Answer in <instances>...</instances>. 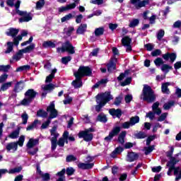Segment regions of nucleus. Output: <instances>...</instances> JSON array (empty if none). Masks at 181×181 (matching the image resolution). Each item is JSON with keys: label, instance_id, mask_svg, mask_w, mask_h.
Segmentation results:
<instances>
[{"label": "nucleus", "instance_id": "1", "mask_svg": "<svg viewBox=\"0 0 181 181\" xmlns=\"http://www.w3.org/2000/svg\"><path fill=\"white\" fill-rule=\"evenodd\" d=\"M111 100H114V97L111 95V92L105 91V93H98L95 96V101L98 105L95 106V110L96 112H101V110H103V107L111 101Z\"/></svg>", "mask_w": 181, "mask_h": 181}, {"label": "nucleus", "instance_id": "2", "mask_svg": "<svg viewBox=\"0 0 181 181\" xmlns=\"http://www.w3.org/2000/svg\"><path fill=\"white\" fill-rule=\"evenodd\" d=\"M143 101H146L148 104H152L156 101V95L155 91L152 90V87L148 85H144L142 90Z\"/></svg>", "mask_w": 181, "mask_h": 181}, {"label": "nucleus", "instance_id": "3", "mask_svg": "<svg viewBox=\"0 0 181 181\" xmlns=\"http://www.w3.org/2000/svg\"><path fill=\"white\" fill-rule=\"evenodd\" d=\"M39 93L35 90V89H28L27 91L24 93V98L20 102L21 105H23V107H29L32 103H33V100L36 98V95Z\"/></svg>", "mask_w": 181, "mask_h": 181}, {"label": "nucleus", "instance_id": "4", "mask_svg": "<svg viewBox=\"0 0 181 181\" xmlns=\"http://www.w3.org/2000/svg\"><path fill=\"white\" fill-rule=\"evenodd\" d=\"M14 6L16 8V13L20 16H23L18 20L20 23H23V22H30V21L33 19V17H32V13H28V11H23L19 10V8H21V1L18 0L16 2Z\"/></svg>", "mask_w": 181, "mask_h": 181}, {"label": "nucleus", "instance_id": "5", "mask_svg": "<svg viewBox=\"0 0 181 181\" xmlns=\"http://www.w3.org/2000/svg\"><path fill=\"white\" fill-rule=\"evenodd\" d=\"M23 144H25V136L21 135L18 141H14V142H11L7 144L6 146V151H8V152L11 151H13L14 152H16V151H18V145H19L21 146V148H22V146H23Z\"/></svg>", "mask_w": 181, "mask_h": 181}, {"label": "nucleus", "instance_id": "6", "mask_svg": "<svg viewBox=\"0 0 181 181\" xmlns=\"http://www.w3.org/2000/svg\"><path fill=\"white\" fill-rule=\"evenodd\" d=\"M81 78L91 77L93 76V69L88 66H80L78 71L74 72Z\"/></svg>", "mask_w": 181, "mask_h": 181}, {"label": "nucleus", "instance_id": "7", "mask_svg": "<svg viewBox=\"0 0 181 181\" xmlns=\"http://www.w3.org/2000/svg\"><path fill=\"white\" fill-rule=\"evenodd\" d=\"M36 45L35 43H32L29 46L26 47L24 49H20L16 54L12 57L13 60H16V62H19L20 59H22V56H23V53H30L35 49Z\"/></svg>", "mask_w": 181, "mask_h": 181}, {"label": "nucleus", "instance_id": "8", "mask_svg": "<svg viewBox=\"0 0 181 181\" xmlns=\"http://www.w3.org/2000/svg\"><path fill=\"white\" fill-rule=\"evenodd\" d=\"M57 52H62V53L67 52L68 53H69V54H74V53H76V50H74V47L73 46V44L71 43L69 40L64 42L62 47L57 48Z\"/></svg>", "mask_w": 181, "mask_h": 181}, {"label": "nucleus", "instance_id": "9", "mask_svg": "<svg viewBox=\"0 0 181 181\" xmlns=\"http://www.w3.org/2000/svg\"><path fill=\"white\" fill-rule=\"evenodd\" d=\"M119 132H121L120 127L117 126L113 127L112 129L109 132L108 136L105 137L104 141L109 144V142H111V141H112L114 136H118Z\"/></svg>", "mask_w": 181, "mask_h": 181}, {"label": "nucleus", "instance_id": "10", "mask_svg": "<svg viewBox=\"0 0 181 181\" xmlns=\"http://www.w3.org/2000/svg\"><path fill=\"white\" fill-rule=\"evenodd\" d=\"M47 112H49V116L48 117L49 120L57 117L59 112H57V110H56L54 102L50 103L49 105L47 107Z\"/></svg>", "mask_w": 181, "mask_h": 181}, {"label": "nucleus", "instance_id": "11", "mask_svg": "<svg viewBox=\"0 0 181 181\" xmlns=\"http://www.w3.org/2000/svg\"><path fill=\"white\" fill-rule=\"evenodd\" d=\"M13 37V42H7V49L4 52L6 54L11 53V52L13 50V45H15V46H18L19 41L22 40V39L19 38V35H18L17 37Z\"/></svg>", "mask_w": 181, "mask_h": 181}, {"label": "nucleus", "instance_id": "12", "mask_svg": "<svg viewBox=\"0 0 181 181\" xmlns=\"http://www.w3.org/2000/svg\"><path fill=\"white\" fill-rule=\"evenodd\" d=\"M177 163H179V160H177L176 158H172L171 160L168 161L166 164L167 168H168L167 172L168 176H172V172H173Z\"/></svg>", "mask_w": 181, "mask_h": 181}, {"label": "nucleus", "instance_id": "13", "mask_svg": "<svg viewBox=\"0 0 181 181\" xmlns=\"http://www.w3.org/2000/svg\"><path fill=\"white\" fill-rule=\"evenodd\" d=\"M78 136V138H83V141L86 142H91V141H93V138H94L93 133H87L84 131L79 132Z\"/></svg>", "mask_w": 181, "mask_h": 181}, {"label": "nucleus", "instance_id": "14", "mask_svg": "<svg viewBox=\"0 0 181 181\" xmlns=\"http://www.w3.org/2000/svg\"><path fill=\"white\" fill-rule=\"evenodd\" d=\"M74 76L76 79L71 82V85L74 88H81L83 87V78H81V76L75 73H74Z\"/></svg>", "mask_w": 181, "mask_h": 181}, {"label": "nucleus", "instance_id": "15", "mask_svg": "<svg viewBox=\"0 0 181 181\" xmlns=\"http://www.w3.org/2000/svg\"><path fill=\"white\" fill-rule=\"evenodd\" d=\"M23 88H25V83H23V81H18L13 89V93H15V94H13V97H17V93H21Z\"/></svg>", "mask_w": 181, "mask_h": 181}, {"label": "nucleus", "instance_id": "16", "mask_svg": "<svg viewBox=\"0 0 181 181\" xmlns=\"http://www.w3.org/2000/svg\"><path fill=\"white\" fill-rule=\"evenodd\" d=\"M115 62H117V58H111L109 63L107 64L106 66L108 73H112V70L117 69V64H115Z\"/></svg>", "mask_w": 181, "mask_h": 181}, {"label": "nucleus", "instance_id": "17", "mask_svg": "<svg viewBox=\"0 0 181 181\" xmlns=\"http://www.w3.org/2000/svg\"><path fill=\"white\" fill-rule=\"evenodd\" d=\"M139 155L133 151H129L127 153L126 160L127 162H134V160H137L139 159Z\"/></svg>", "mask_w": 181, "mask_h": 181}, {"label": "nucleus", "instance_id": "18", "mask_svg": "<svg viewBox=\"0 0 181 181\" xmlns=\"http://www.w3.org/2000/svg\"><path fill=\"white\" fill-rule=\"evenodd\" d=\"M109 114L112 115V117H117V118H121V117H122V110L119 108H112L109 110Z\"/></svg>", "mask_w": 181, "mask_h": 181}, {"label": "nucleus", "instance_id": "19", "mask_svg": "<svg viewBox=\"0 0 181 181\" xmlns=\"http://www.w3.org/2000/svg\"><path fill=\"white\" fill-rule=\"evenodd\" d=\"M177 57V55L175 52H173V53L167 52L166 54H163V59H164V60H166V62H168V60H169L170 59L172 63H173V62L176 60Z\"/></svg>", "mask_w": 181, "mask_h": 181}, {"label": "nucleus", "instance_id": "20", "mask_svg": "<svg viewBox=\"0 0 181 181\" xmlns=\"http://www.w3.org/2000/svg\"><path fill=\"white\" fill-rule=\"evenodd\" d=\"M132 5H134L136 9H141V8L146 6V5H149V0H139L135 4H132Z\"/></svg>", "mask_w": 181, "mask_h": 181}, {"label": "nucleus", "instance_id": "21", "mask_svg": "<svg viewBox=\"0 0 181 181\" xmlns=\"http://www.w3.org/2000/svg\"><path fill=\"white\" fill-rule=\"evenodd\" d=\"M78 169H82L83 170H87L88 169H93L94 168V163H78Z\"/></svg>", "mask_w": 181, "mask_h": 181}, {"label": "nucleus", "instance_id": "22", "mask_svg": "<svg viewBox=\"0 0 181 181\" xmlns=\"http://www.w3.org/2000/svg\"><path fill=\"white\" fill-rule=\"evenodd\" d=\"M36 145H39V139H30L26 144L28 149H32Z\"/></svg>", "mask_w": 181, "mask_h": 181}, {"label": "nucleus", "instance_id": "23", "mask_svg": "<svg viewBox=\"0 0 181 181\" xmlns=\"http://www.w3.org/2000/svg\"><path fill=\"white\" fill-rule=\"evenodd\" d=\"M122 152H124V148L122 146H118L111 153L110 156L115 159L117 158V155H119Z\"/></svg>", "mask_w": 181, "mask_h": 181}, {"label": "nucleus", "instance_id": "24", "mask_svg": "<svg viewBox=\"0 0 181 181\" xmlns=\"http://www.w3.org/2000/svg\"><path fill=\"white\" fill-rule=\"evenodd\" d=\"M19 33V29L14 28H10L8 31L6 33L7 36H11V37H16V36Z\"/></svg>", "mask_w": 181, "mask_h": 181}, {"label": "nucleus", "instance_id": "25", "mask_svg": "<svg viewBox=\"0 0 181 181\" xmlns=\"http://www.w3.org/2000/svg\"><path fill=\"white\" fill-rule=\"evenodd\" d=\"M87 32V24H81L76 30V35H84Z\"/></svg>", "mask_w": 181, "mask_h": 181}, {"label": "nucleus", "instance_id": "26", "mask_svg": "<svg viewBox=\"0 0 181 181\" xmlns=\"http://www.w3.org/2000/svg\"><path fill=\"white\" fill-rule=\"evenodd\" d=\"M125 136H127V131H122L118 136L117 142L124 145L125 144Z\"/></svg>", "mask_w": 181, "mask_h": 181}, {"label": "nucleus", "instance_id": "27", "mask_svg": "<svg viewBox=\"0 0 181 181\" xmlns=\"http://www.w3.org/2000/svg\"><path fill=\"white\" fill-rule=\"evenodd\" d=\"M42 47H45V49H47L49 47H51L52 49H54L56 47V44L51 40L45 41L42 43Z\"/></svg>", "mask_w": 181, "mask_h": 181}, {"label": "nucleus", "instance_id": "28", "mask_svg": "<svg viewBox=\"0 0 181 181\" xmlns=\"http://www.w3.org/2000/svg\"><path fill=\"white\" fill-rule=\"evenodd\" d=\"M170 83L169 82H166L162 84L161 86V91L163 93V94H170V90H169V86Z\"/></svg>", "mask_w": 181, "mask_h": 181}, {"label": "nucleus", "instance_id": "29", "mask_svg": "<svg viewBox=\"0 0 181 181\" xmlns=\"http://www.w3.org/2000/svg\"><path fill=\"white\" fill-rule=\"evenodd\" d=\"M132 42V38L129 36H125L122 39V44L123 46H129Z\"/></svg>", "mask_w": 181, "mask_h": 181}, {"label": "nucleus", "instance_id": "30", "mask_svg": "<svg viewBox=\"0 0 181 181\" xmlns=\"http://www.w3.org/2000/svg\"><path fill=\"white\" fill-rule=\"evenodd\" d=\"M97 121L105 124V122L108 121V119L107 118V115H105L104 113H100L97 117Z\"/></svg>", "mask_w": 181, "mask_h": 181}, {"label": "nucleus", "instance_id": "31", "mask_svg": "<svg viewBox=\"0 0 181 181\" xmlns=\"http://www.w3.org/2000/svg\"><path fill=\"white\" fill-rule=\"evenodd\" d=\"M148 135H146V133L145 132H139L138 133L134 134V137L136 138V139H145Z\"/></svg>", "mask_w": 181, "mask_h": 181}, {"label": "nucleus", "instance_id": "32", "mask_svg": "<svg viewBox=\"0 0 181 181\" xmlns=\"http://www.w3.org/2000/svg\"><path fill=\"white\" fill-rule=\"evenodd\" d=\"M19 131H21V128H18V129L13 131L8 135V138H11V139H16L18 136H19Z\"/></svg>", "mask_w": 181, "mask_h": 181}, {"label": "nucleus", "instance_id": "33", "mask_svg": "<svg viewBox=\"0 0 181 181\" xmlns=\"http://www.w3.org/2000/svg\"><path fill=\"white\" fill-rule=\"evenodd\" d=\"M129 71H131L129 69L125 70L124 73H121L119 76L117 77L118 81H122L129 74Z\"/></svg>", "mask_w": 181, "mask_h": 181}, {"label": "nucleus", "instance_id": "34", "mask_svg": "<svg viewBox=\"0 0 181 181\" xmlns=\"http://www.w3.org/2000/svg\"><path fill=\"white\" fill-rule=\"evenodd\" d=\"M105 29L104 27H100L95 28V36H102V35H104Z\"/></svg>", "mask_w": 181, "mask_h": 181}, {"label": "nucleus", "instance_id": "35", "mask_svg": "<svg viewBox=\"0 0 181 181\" xmlns=\"http://www.w3.org/2000/svg\"><path fill=\"white\" fill-rule=\"evenodd\" d=\"M37 117H41L42 118H47V112L45 111L43 109H40L37 112Z\"/></svg>", "mask_w": 181, "mask_h": 181}, {"label": "nucleus", "instance_id": "36", "mask_svg": "<svg viewBox=\"0 0 181 181\" xmlns=\"http://www.w3.org/2000/svg\"><path fill=\"white\" fill-rule=\"evenodd\" d=\"M173 105H175V101L173 100H170L166 103H165L163 106L164 110H170V108H172V107H173Z\"/></svg>", "mask_w": 181, "mask_h": 181}, {"label": "nucleus", "instance_id": "37", "mask_svg": "<svg viewBox=\"0 0 181 181\" xmlns=\"http://www.w3.org/2000/svg\"><path fill=\"white\" fill-rule=\"evenodd\" d=\"M175 151V148L173 146H171L169 151L166 152V156L167 158H170V160H172V159H176L175 157H173V152Z\"/></svg>", "mask_w": 181, "mask_h": 181}, {"label": "nucleus", "instance_id": "38", "mask_svg": "<svg viewBox=\"0 0 181 181\" xmlns=\"http://www.w3.org/2000/svg\"><path fill=\"white\" fill-rule=\"evenodd\" d=\"M28 70H30V65L21 66L16 69V71H28Z\"/></svg>", "mask_w": 181, "mask_h": 181}, {"label": "nucleus", "instance_id": "39", "mask_svg": "<svg viewBox=\"0 0 181 181\" xmlns=\"http://www.w3.org/2000/svg\"><path fill=\"white\" fill-rule=\"evenodd\" d=\"M129 122L131 123V126L134 127L135 124H138V122H139V116L132 117L129 119Z\"/></svg>", "mask_w": 181, "mask_h": 181}, {"label": "nucleus", "instance_id": "40", "mask_svg": "<svg viewBox=\"0 0 181 181\" xmlns=\"http://www.w3.org/2000/svg\"><path fill=\"white\" fill-rule=\"evenodd\" d=\"M21 118H22V124L23 125H26L28 124V119H29V115H28V113L26 112H24L21 115Z\"/></svg>", "mask_w": 181, "mask_h": 181}, {"label": "nucleus", "instance_id": "41", "mask_svg": "<svg viewBox=\"0 0 181 181\" xmlns=\"http://www.w3.org/2000/svg\"><path fill=\"white\" fill-rule=\"evenodd\" d=\"M9 87H12V81L3 83L1 90V91H6Z\"/></svg>", "mask_w": 181, "mask_h": 181}, {"label": "nucleus", "instance_id": "42", "mask_svg": "<svg viewBox=\"0 0 181 181\" xmlns=\"http://www.w3.org/2000/svg\"><path fill=\"white\" fill-rule=\"evenodd\" d=\"M39 122V120L35 119L34 120V122L28 125L26 128V131H32V129H33V128H36V127H37V123Z\"/></svg>", "mask_w": 181, "mask_h": 181}, {"label": "nucleus", "instance_id": "43", "mask_svg": "<svg viewBox=\"0 0 181 181\" xmlns=\"http://www.w3.org/2000/svg\"><path fill=\"white\" fill-rule=\"evenodd\" d=\"M161 70L162 71H165V73H169V70H173V67L166 64H163L161 66Z\"/></svg>", "mask_w": 181, "mask_h": 181}, {"label": "nucleus", "instance_id": "44", "mask_svg": "<svg viewBox=\"0 0 181 181\" xmlns=\"http://www.w3.org/2000/svg\"><path fill=\"white\" fill-rule=\"evenodd\" d=\"M20 172H22V166L16 167L8 170V173L11 175L13 173H20Z\"/></svg>", "mask_w": 181, "mask_h": 181}, {"label": "nucleus", "instance_id": "45", "mask_svg": "<svg viewBox=\"0 0 181 181\" xmlns=\"http://www.w3.org/2000/svg\"><path fill=\"white\" fill-rule=\"evenodd\" d=\"M132 82V77H127L126 79L120 83L122 87H125V86H129V83Z\"/></svg>", "mask_w": 181, "mask_h": 181}, {"label": "nucleus", "instance_id": "46", "mask_svg": "<svg viewBox=\"0 0 181 181\" xmlns=\"http://www.w3.org/2000/svg\"><path fill=\"white\" fill-rule=\"evenodd\" d=\"M138 25H139V20L138 18H134L130 22L129 26V28H136Z\"/></svg>", "mask_w": 181, "mask_h": 181}, {"label": "nucleus", "instance_id": "47", "mask_svg": "<svg viewBox=\"0 0 181 181\" xmlns=\"http://www.w3.org/2000/svg\"><path fill=\"white\" fill-rule=\"evenodd\" d=\"M155 149V146H149L148 147H144V153L145 155H149L151 152H153V150Z\"/></svg>", "mask_w": 181, "mask_h": 181}, {"label": "nucleus", "instance_id": "48", "mask_svg": "<svg viewBox=\"0 0 181 181\" xmlns=\"http://www.w3.org/2000/svg\"><path fill=\"white\" fill-rule=\"evenodd\" d=\"M65 170V173H66L67 176H73V175H74V173L76 172V170H74V168L71 167L66 168Z\"/></svg>", "mask_w": 181, "mask_h": 181}, {"label": "nucleus", "instance_id": "49", "mask_svg": "<svg viewBox=\"0 0 181 181\" xmlns=\"http://www.w3.org/2000/svg\"><path fill=\"white\" fill-rule=\"evenodd\" d=\"M11 69V65H0V71H4V73H8Z\"/></svg>", "mask_w": 181, "mask_h": 181}, {"label": "nucleus", "instance_id": "50", "mask_svg": "<svg viewBox=\"0 0 181 181\" xmlns=\"http://www.w3.org/2000/svg\"><path fill=\"white\" fill-rule=\"evenodd\" d=\"M57 145H59L57 143V139H51L52 151H56V148H57Z\"/></svg>", "mask_w": 181, "mask_h": 181}, {"label": "nucleus", "instance_id": "51", "mask_svg": "<svg viewBox=\"0 0 181 181\" xmlns=\"http://www.w3.org/2000/svg\"><path fill=\"white\" fill-rule=\"evenodd\" d=\"M54 88V85L53 83H49L47 85H45L43 90L44 91H52Z\"/></svg>", "mask_w": 181, "mask_h": 181}, {"label": "nucleus", "instance_id": "52", "mask_svg": "<svg viewBox=\"0 0 181 181\" xmlns=\"http://www.w3.org/2000/svg\"><path fill=\"white\" fill-rule=\"evenodd\" d=\"M163 63V59H162V58L160 57H158L154 60V64L157 67H159V66H162Z\"/></svg>", "mask_w": 181, "mask_h": 181}, {"label": "nucleus", "instance_id": "53", "mask_svg": "<svg viewBox=\"0 0 181 181\" xmlns=\"http://www.w3.org/2000/svg\"><path fill=\"white\" fill-rule=\"evenodd\" d=\"M122 103V98H121L120 96H118L115 98V101L113 104L117 107H119V105H121Z\"/></svg>", "mask_w": 181, "mask_h": 181}, {"label": "nucleus", "instance_id": "54", "mask_svg": "<svg viewBox=\"0 0 181 181\" xmlns=\"http://www.w3.org/2000/svg\"><path fill=\"white\" fill-rule=\"evenodd\" d=\"M77 160V157L73 155H69L66 158V162H76Z\"/></svg>", "mask_w": 181, "mask_h": 181}, {"label": "nucleus", "instance_id": "55", "mask_svg": "<svg viewBox=\"0 0 181 181\" xmlns=\"http://www.w3.org/2000/svg\"><path fill=\"white\" fill-rule=\"evenodd\" d=\"M69 62H71V56L64 57L62 58V63L63 64H67L69 63Z\"/></svg>", "mask_w": 181, "mask_h": 181}, {"label": "nucleus", "instance_id": "56", "mask_svg": "<svg viewBox=\"0 0 181 181\" xmlns=\"http://www.w3.org/2000/svg\"><path fill=\"white\" fill-rule=\"evenodd\" d=\"M71 18H73V14L69 13L61 18V22L64 23L66 22V21H70Z\"/></svg>", "mask_w": 181, "mask_h": 181}, {"label": "nucleus", "instance_id": "57", "mask_svg": "<svg viewBox=\"0 0 181 181\" xmlns=\"http://www.w3.org/2000/svg\"><path fill=\"white\" fill-rule=\"evenodd\" d=\"M160 54H162V51L159 49H157L151 52V56L153 57H156L158 56H160Z\"/></svg>", "mask_w": 181, "mask_h": 181}, {"label": "nucleus", "instance_id": "58", "mask_svg": "<svg viewBox=\"0 0 181 181\" xmlns=\"http://www.w3.org/2000/svg\"><path fill=\"white\" fill-rule=\"evenodd\" d=\"M165 36V30H160L157 33V39L158 40H162V38Z\"/></svg>", "mask_w": 181, "mask_h": 181}, {"label": "nucleus", "instance_id": "59", "mask_svg": "<svg viewBox=\"0 0 181 181\" xmlns=\"http://www.w3.org/2000/svg\"><path fill=\"white\" fill-rule=\"evenodd\" d=\"M45 1H40H40H37V3H36V8L37 9L42 8L43 6H45Z\"/></svg>", "mask_w": 181, "mask_h": 181}, {"label": "nucleus", "instance_id": "60", "mask_svg": "<svg viewBox=\"0 0 181 181\" xmlns=\"http://www.w3.org/2000/svg\"><path fill=\"white\" fill-rule=\"evenodd\" d=\"M155 138H156V136L155 135H153V136H148L147 139H146V145L147 146H149V145H151V142L152 141H154Z\"/></svg>", "mask_w": 181, "mask_h": 181}, {"label": "nucleus", "instance_id": "61", "mask_svg": "<svg viewBox=\"0 0 181 181\" xmlns=\"http://www.w3.org/2000/svg\"><path fill=\"white\" fill-rule=\"evenodd\" d=\"M41 177L43 181H49L50 180V174L49 173H46L45 174L42 173Z\"/></svg>", "mask_w": 181, "mask_h": 181}, {"label": "nucleus", "instance_id": "62", "mask_svg": "<svg viewBox=\"0 0 181 181\" xmlns=\"http://www.w3.org/2000/svg\"><path fill=\"white\" fill-rule=\"evenodd\" d=\"M57 142L60 148H63L64 146V139L63 134L62 136L59 139L58 141H57Z\"/></svg>", "mask_w": 181, "mask_h": 181}, {"label": "nucleus", "instance_id": "63", "mask_svg": "<svg viewBox=\"0 0 181 181\" xmlns=\"http://www.w3.org/2000/svg\"><path fill=\"white\" fill-rule=\"evenodd\" d=\"M51 120L47 119L46 122H43L41 125L42 129H46L49 125H50Z\"/></svg>", "mask_w": 181, "mask_h": 181}, {"label": "nucleus", "instance_id": "64", "mask_svg": "<svg viewBox=\"0 0 181 181\" xmlns=\"http://www.w3.org/2000/svg\"><path fill=\"white\" fill-rule=\"evenodd\" d=\"M124 100L127 104H129L132 101V95H126Z\"/></svg>", "mask_w": 181, "mask_h": 181}]
</instances>
